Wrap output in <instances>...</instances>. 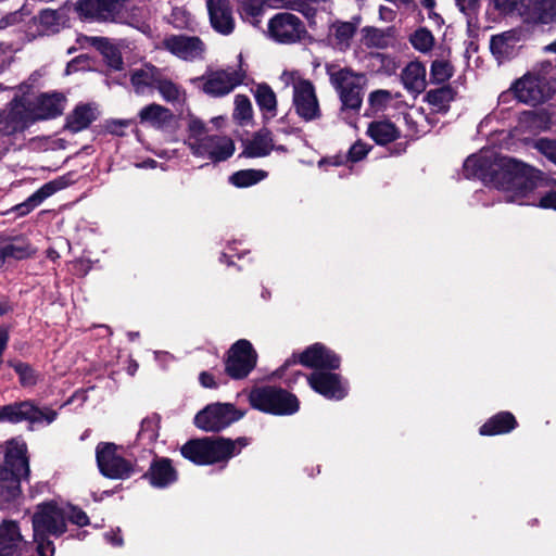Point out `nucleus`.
Returning a JSON list of instances; mask_svg holds the SVG:
<instances>
[{
    "instance_id": "f257e3e1",
    "label": "nucleus",
    "mask_w": 556,
    "mask_h": 556,
    "mask_svg": "<svg viewBox=\"0 0 556 556\" xmlns=\"http://www.w3.org/2000/svg\"><path fill=\"white\" fill-rule=\"evenodd\" d=\"M463 172L466 178H478L503 190L508 202L534 204L530 194L536 187L539 170L525 163L485 150L468 156Z\"/></svg>"
},
{
    "instance_id": "f03ea898",
    "label": "nucleus",
    "mask_w": 556,
    "mask_h": 556,
    "mask_svg": "<svg viewBox=\"0 0 556 556\" xmlns=\"http://www.w3.org/2000/svg\"><path fill=\"white\" fill-rule=\"evenodd\" d=\"M185 144L194 156L206 157L214 163L226 161L235 153V143L231 138L207 135L206 125L192 115L188 118Z\"/></svg>"
},
{
    "instance_id": "7ed1b4c3",
    "label": "nucleus",
    "mask_w": 556,
    "mask_h": 556,
    "mask_svg": "<svg viewBox=\"0 0 556 556\" xmlns=\"http://www.w3.org/2000/svg\"><path fill=\"white\" fill-rule=\"evenodd\" d=\"M245 445H248L245 438H239L236 441L225 438H203L187 442L181 447V454L194 464L208 465L229 459Z\"/></svg>"
},
{
    "instance_id": "20e7f679",
    "label": "nucleus",
    "mask_w": 556,
    "mask_h": 556,
    "mask_svg": "<svg viewBox=\"0 0 556 556\" xmlns=\"http://www.w3.org/2000/svg\"><path fill=\"white\" fill-rule=\"evenodd\" d=\"M327 74L331 86L339 94L341 110L358 113L363 104L364 89L367 85V76L364 73L354 72L350 67L327 66Z\"/></svg>"
},
{
    "instance_id": "39448f33",
    "label": "nucleus",
    "mask_w": 556,
    "mask_h": 556,
    "mask_svg": "<svg viewBox=\"0 0 556 556\" xmlns=\"http://www.w3.org/2000/svg\"><path fill=\"white\" fill-rule=\"evenodd\" d=\"M250 402L254 408L274 415H291L299 409V401L293 394L270 386L252 390Z\"/></svg>"
},
{
    "instance_id": "423d86ee",
    "label": "nucleus",
    "mask_w": 556,
    "mask_h": 556,
    "mask_svg": "<svg viewBox=\"0 0 556 556\" xmlns=\"http://www.w3.org/2000/svg\"><path fill=\"white\" fill-rule=\"evenodd\" d=\"M27 97H14L0 110V137H11L23 132L31 125Z\"/></svg>"
},
{
    "instance_id": "0eeeda50",
    "label": "nucleus",
    "mask_w": 556,
    "mask_h": 556,
    "mask_svg": "<svg viewBox=\"0 0 556 556\" xmlns=\"http://www.w3.org/2000/svg\"><path fill=\"white\" fill-rule=\"evenodd\" d=\"M306 34L304 23L289 12L277 13L268 21L267 35L278 43H295L301 41Z\"/></svg>"
},
{
    "instance_id": "6e6552de",
    "label": "nucleus",
    "mask_w": 556,
    "mask_h": 556,
    "mask_svg": "<svg viewBox=\"0 0 556 556\" xmlns=\"http://www.w3.org/2000/svg\"><path fill=\"white\" fill-rule=\"evenodd\" d=\"M31 522L36 538L40 539L42 534L60 536L66 531V513L53 503L40 504Z\"/></svg>"
},
{
    "instance_id": "1a4fd4ad",
    "label": "nucleus",
    "mask_w": 556,
    "mask_h": 556,
    "mask_svg": "<svg viewBox=\"0 0 556 556\" xmlns=\"http://www.w3.org/2000/svg\"><path fill=\"white\" fill-rule=\"evenodd\" d=\"M241 417L242 414L232 405L215 403L199 412L194 417V424L204 431L218 432Z\"/></svg>"
},
{
    "instance_id": "9d476101",
    "label": "nucleus",
    "mask_w": 556,
    "mask_h": 556,
    "mask_svg": "<svg viewBox=\"0 0 556 556\" xmlns=\"http://www.w3.org/2000/svg\"><path fill=\"white\" fill-rule=\"evenodd\" d=\"M113 443H100L96 448L100 472L111 479H127L134 473L132 465L117 452Z\"/></svg>"
},
{
    "instance_id": "9b49d317",
    "label": "nucleus",
    "mask_w": 556,
    "mask_h": 556,
    "mask_svg": "<svg viewBox=\"0 0 556 556\" xmlns=\"http://www.w3.org/2000/svg\"><path fill=\"white\" fill-rule=\"evenodd\" d=\"M3 420L12 424L28 421L30 424L50 425L53 422L58 413L50 407H38L31 401H23L9 404L2 407L1 413Z\"/></svg>"
},
{
    "instance_id": "f8f14e48",
    "label": "nucleus",
    "mask_w": 556,
    "mask_h": 556,
    "mask_svg": "<svg viewBox=\"0 0 556 556\" xmlns=\"http://www.w3.org/2000/svg\"><path fill=\"white\" fill-rule=\"evenodd\" d=\"M176 58L193 62L204 58L206 46L201 38L187 35H167L157 46Z\"/></svg>"
},
{
    "instance_id": "ddd939ff",
    "label": "nucleus",
    "mask_w": 556,
    "mask_h": 556,
    "mask_svg": "<svg viewBox=\"0 0 556 556\" xmlns=\"http://www.w3.org/2000/svg\"><path fill=\"white\" fill-rule=\"evenodd\" d=\"M245 74L241 70L227 68L208 72L199 78L203 81L202 90L211 97H224L242 84Z\"/></svg>"
},
{
    "instance_id": "4468645a",
    "label": "nucleus",
    "mask_w": 556,
    "mask_h": 556,
    "mask_svg": "<svg viewBox=\"0 0 556 556\" xmlns=\"http://www.w3.org/2000/svg\"><path fill=\"white\" fill-rule=\"evenodd\" d=\"M256 352L252 344L244 339L237 341L228 352L226 372L233 379H242L256 365Z\"/></svg>"
},
{
    "instance_id": "2eb2a0df",
    "label": "nucleus",
    "mask_w": 556,
    "mask_h": 556,
    "mask_svg": "<svg viewBox=\"0 0 556 556\" xmlns=\"http://www.w3.org/2000/svg\"><path fill=\"white\" fill-rule=\"evenodd\" d=\"M515 97L526 104L536 105L546 101L551 96V89L546 79L532 73L525 74L513 86Z\"/></svg>"
},
{
    "instance_id": "dca6fc26",
    "label": "nucleus",
    "mask_w": 556,
    "mask_h": 556,
    "mask_svg": "<svg viewBox=\"0 0 556 556\" xmlns=\"http://www.w3.org/2000/svg\"><path fill=\"white\" fill-rule=\"evenodd\" d=\"M0 556H33V544L24 540L16 521L0 523Z\"/></svg>"
},
{
    "instance_id": "f3484780",
    "label": "nucleus",
    "mask_w": 556,
    "mask_h": 556,
    "mask_svg": "<svg viewBox=\"0 0 556 556\" xmlns=\"http://www.w3.org/2000/svg\"><path fill=\"white\" fill-rule=\"evenodd\" d=\"M292 103L298 116L305 122L317 121L321 117L319 101L311 81L298 84L292 96Z\"/></svg>"
},
{
    "instance_id": "a211bd4d",
    "label": "nucleus",
    "mask_w": 556,
    "mask_h": 556,
    "mask_svg": "<svg viewBox=\"0 0 556 556\" xmlns=\"http://www.w3.org/2000/svg\"><path fill=\"white\" fill-rule=\"evenodd\" d=\"M307 382L313 390L329 400H342L348 394V387L339 375L326 370H316Z\"/></svg>"
},
{
    "instance_id": "6ab92c4d",
    "label": "nucleus",
    "mask_w": 556,
    "mask_h": 556,
    "mask_svg": "<svg viewBox=\"0 0 556 556\" xmlns=\"http://www.w3.org/2000/svg\"><path fill=\"white\" fill-rule=\"evenodd\" d=\"M65 10L43 9L31 20L28 36L35 39L37 36H50L59 33L66 24Z\"/></svg>"
},
{
    "instance_id": "aec40b11",
    "label": "nucleus",
    "mask_w": 556,
    "mask_h": 556,
    "mask_svg": "<svg viewBox=\"0 0 556 556\" xmlns=\"http://www.w3.org/2000/svg\"><path fill=\"white\" fill-rule=\"evenodd\" d=\"M64 98L61 94H41L35 100L27 97L28 111L31 117V123L38 119L53 118L60 114L64 109Z\"/></svg>"
},
{
    "instance_id": "412c9836",
    "label": "nucleus",
    "mask_w": 556,
    "mask_h": 556,
    "mask_svg": "<svg viewBox=\"0 0 556 556\" xmlns=\"http://www.w3.org/2000/svg\"><path fill=\"white\" fill-rule=\"evenodd\" d=\"M299 362L317 370L337 369L340 358L323 344L316 343L301 353Z\"/></svg>"
},
{
    "instance_id": "4be33fe9",
    "label": "nucleus",
    "mask_w": 556,
    "mask_h": 556,
    "mask_svg": "<svg viewBox=\"0 0 556 556\" xmlns=\"http://www.w3.org/2000/svg\"><path fill=\"white\" fill-rule=\"evenodd\" d=\"M206 7L212 27L222 35H229L235 29L230 0H207Z\"/></svg>"
},
{
    "instance_id": "5701e85b",
    "label": "nucleus",
    "mask_w": 556,
    "mask_h": 556,
    "mask_svg": "<svg viewBox=\"0 0 556 556\" xmlns=\"http://www.w3.org/2000/svg\"><path fill=\"white\" fill-rule=\"evenodd\" d=\"M522 21L532 25H546L556 21V0H527Z\"/></svg>"
},
{
    "instance_id": "b1692460",
    "label": "nucleus",
    "mask_w": 556,
    "mask_h": 556,
    "mask_svg": "<svg viewBox=\"0 0 556 556\" xmlns=\"http://www.w3.org/2000/svg\"><path fill=\"white\" fill-rule=\"evenodd\" d=\"M26 444L17 440H11L7 444L5 464L10 467L9 471L15 473L20 479L27 478L29 475L28 458L26 457Z\"/></svg>"
},
{
    "instance_id": "393cba45",
    "label": "nucleus",
    "mask_w": 556,
    "mask_h": 556,
    "mask_svg": "<svg viewBox=\"0 0 556 556\" xmlns=\"http://www.w3.org/2000/svg\"><path fill=\"white\" fill-rule=\"evenodd\" d=\"M35 253V250L24 238H8L0 236V268L9 260H24Z\"/></svg>"
},
{
    "instance_id": "a878e982",
    "label": "nucleus",
    "mask_w": 556,
    "mask_h": 556,
    "mask_svg": "<svg viewBox=\"0 0 556 556\" xmlns=\"http://www.w3.org/2000/svg\"><path fill=\"white\" fill-rule=\"evenodd\" d=\"M64 184L62 180H53L45 184L36 192L29 195L24 202L15 205L12 211L18 216L30 213L35 207L40 205L47 198L51 197L58 190L62 189Z\"/></svg>"
},
{
    "instance_id": "bb28decb",
    "label": "nucleus",
    "mask_w": 556,
    "mask_h": 556,
    "mask_svg": "<svg viewBox=\"0 0 556 556\" xmlns=\"http://www.w3.org/2000/svg\"><path fill=\"white\" fill-rule=\"evenodd\" d=\"M405 89L413 93H421L427 87L426 67L421 62L408 63L401 73Z\"/></svg>"
},
{
    "instance_id": "cd10ccee",
    "label": "nucleus",
    "mask_w": 556,
    "mask_h": 556,
    "mask_svg": "<svg viewBox=\"0 0 556 556\" xmlns=\"http://www.w3.org/2000/svg\"><path fill=\"white\" fill-rule=\"evenodd\" d=\"M149 477L153 486L166 488L177 480V471L168 458H160L152 463Z\"/></svg>"
},
{
    "instance_id": "c85d7f7f",
    "label": "nucleus",
    "mask_w": 556,
    "mask_h": 556,
    "mask_svg": "<svg viewBox=\"0 0 556 556\" xmlns=\"http://www.w3.org/2000/svg\"><path fill=\"white\" fill-rule=\"evenodd\" d=\"M274 149L271 132L268 129H261L244 142L243 155L248 157H263Z\"/></svg>"
},
{
    "instance_id": "c756f323",
    "label": "nucleus",
    "mask_w": 556,
    "mask_h": 556,
    "mask_svg": "<svg viewBox=\"0 0 556 556\" xmlns=\"http://www.w3.org/2000/svg\"><path fill=\"white\" fill-rule=\"evenodd\" d=\"M366 134L377 144L386 146L396 140L400 137L401 131L391 121L379 119L369 123Z\"/></svg>"
},
{
    "instance_id": "7c9ffc66",
    "label": "nucleus",
    "mask_w": 556,
    "mask_h": 556,
    "mask_svg": "<svg viewBox=\"0 0 556 556\" xmlns=\"http://www.w3.org/2000/svg\"><path fill=\"white\" fill-rule=\"evenodd\" d=\"M159 68L153 65H144L131 72L130 81L137 94H144L152 87L156 86L160 75Z\"/></svg>"
},
{
    "instance_id": "2f4dec72",
    "label": "nucleus",
    "mask_w": 556,
    "mask_h": 556,
    "mask_svg": "<svg viewBox=\"0 0 556 556\" xmlns=\"http://www.w3.org/2000/svg\"><path fill=\"white\" fill-rule=\"evenodd\" d=\"M253 94L265 119H271L277 116V97L268 85H257L253 89Z\"/></svg>"
},
{
    "instance_id": "473e14b6",
    "label": "nucleus",
    "mask_w": 556,
    "mask_h": 556,
    "mask_svg": "<svg viewBox=\"0 0 556 556\" xmlns=\"http://www.w3.org/2000/svg\"><path fill=\"white\" fill-rule=\"evenodd\" d=\"M139 118L142 124H149L154 128H163L170 123L173 114L167 108L152 103L140 110Z\"/></svg>"
},
{
    "instance_id": "72a5a7b5",
    "label": "nucleus",
    "mask_w": 556,
    "mask_h": 556,
    "mask_svg": "<svg viewBox=\"0 0 556 556\" xmlns=\"http://www.w3.org/2000/svg\"><path fill=\"white\" fill-rule=\"evenodd\" d=\"M517 426V421L511 413L502 412L490 418L479 432L482 435H495L510 432Z\"/></svg>"
},
{
    "instance_id": "f704fd0d",
    "label": "nucleus",
    "mask_w": 556,
    "mask_h": 556,
    "mask_svg": "<svg viewBox=\"0 0 556 556\" xmlns=\"http://www.w3.org/2000/svg\"><path fill=\"white\" fill-rule=\"evenodd\" d=\"M97 118V110L90 104H80L66 118V128L73 132L86 129Z\"/></svg>"
},
{
    "instance_id": "c9c22d12",
    "label": "nucleus",
    "mask_w": 556,
    "mask_h": 556,
    "mask_svg": "<svg viewBox=\"0 0 556 556\" xmlns=\"http://www.w3.org/2000/svg\"><path fill=\"white\" fill-rule=\"evenodd\" d=\"M519 40V35L515 30H508L498 35H494L490 41V49L492 53L498 58H508L513 54L516 43Z\"/></svg>"
},
{
    "instance_id": "e433bc0d",
    "label": "nucleus",
    "mask_w": 556,
    "mask_h": 556,
    "mask_svg": "<svg viewBox=\"0 0 556 556\" xmlns=\"http://www.w3.org/2000/svg\"><path fill=\"white\" fill-rule=\"evenodd\" d=\"M20 478L0 466V505L16 498L21 492Z\"/></svg>"
},
{
    "instance_id": "4c0bfd02",
    "label": "nucleus",
    "mask_w": 556,
    "mask_h": 556,
    "mask_svg": "<svg viewBox=\"0 0 556 556\" xmlns=\"http://www.w3.org/2000/svg\"><path fill=\"white\" fill-rule=\"evenodd\" d=\"M357 25L351 22H336L330 27V36L333 45L341 51L351 46V41L356 33Z\"/></svg>"
},
{
    "instance_id": "58836bf2",
    "label": "nucleus",
    "mask_w": 556,
    "mask_h": 556,
    "mask_svg": "<svg viewBox=\"0 0 556 556\" xmlns=\"http://www.w3.org/2000/svg\"><path fill=\"white\" fill-rule=\"evenodd\" d=\"M455 98V90L446 85L437 89H431L426 93V101L437 112H446L451 101Z\"/></svg>"
},
{
    "instance_id": "ea45409f",
    "label": "nucleus",
    "mask_w": 556,
    "mask_h": 556,
    "mask_svg": "<svg viewBox=\"0 0 556 556\" xmlns=\"http://www.w3.org/2000/svg\"><path fill=\"white\" fill-rule=\"evenodd\" d=\"M450 51L442 53L432 61L430 67V81L432 84H442L448 80L454 74V66L448 59Z\"/></svg>"
},
{
    "instance_id": "a19ab883",
    "label": "nucleus",
    "mask_w": 556,
    "mask_h": 556,
    "mask_svg": "<svg viewBox=\"0 0 556 556\" xmlns=\"http://www.w3.org/2000/svg\"><path fill=\"white\" fill-rule=\"evenodd\" d=\"M155 88L159 90L163 99L170 103L182 102L186 98L185 90L177 84L163 77L161 73L156 80Z\"/></svg>"
},
{
    "instance_id": "79ce46f5",
    "label": "nucleus",
    "mask_w": 556,
    "mask_h": 556,
    "mask_svg": "<svg viewBox=\"0 0 556 556\" xmlns=\"http://www.w3.org/2000/svg\"><path fill=\"white\" fill-rule=\"evenodd\" d=\"M266 175V172L260 169H243L232 174L229 180L236 187L244 188L257 184Z\"/></svg>"
},
{
    "instance_id": "37998d69",
    "label": "nucleus",
    "mask_w": 556,
    "mask_h": 556,
    "mask_svg": "<svg viewBox=\"0 0 556 556\" xmlns=\"http://www.w3.org/2000/svg\"><path fill=\"white\" fill-rule=\"evenodd\" d=\"M90 41L109 60L110 66H112L115 70L121 68V65L123 63L122 59L117 50L110 43L108 38L92 37L90 38Z\"/></svg>"
},
{
    "instance_id": "c03bdc74",
    "label": "nucleus",
    "mask_w": 556,
    "mask_h": 556,
    "mask_svg": "<svg viewBox=\"0 0 556 556\" xmlns=\"http://www.w3.org/2000/svg\"><path fill=\"white\" fill-rule=\"evenodd\" d=\"M495 10L505 15H517L522 18L527 10V0H490Z\"/></svg>"
},
{
    "instance_id": "a18cd8bd",
    "label": "nucleus",
    "mask_w": 556,
    "mask_h": 556,
    "mask_svg": "<svg viewBox=\"0 0 556 556\" xmlns=\"http://www.w3.org/2000/svg\"><path fill=\"white\" fill-rule=\"evenodd\" d=\"M412 46L421 53L431 51L434 46V37L427 28H419L409 37Z\"/></svg>"
},
{
    "instance_id": "49530a36",
    "label": "nucleus",
    "mask_w": 556,
    "mask_h": 556,
    "mask_svg": "<svg viewBox=\"0 0 556 556\" xmlns=\"http://www.w3.org/2000/svg\"><path fill=\"white\" fill-rule=\"evenodd\" d=\"M263 0H242L241 15L244 18H250L251 24L254 26L258 25V17L263 14Z\"/></svg>"
},
{
    "instance_id": "de8ad7c7",
    "label": "nucleus",
    "mask_w": 556,
    "mask_h": 556,
    "mask_svg": "<svg viewBox=\"0 0 556 556\" xmlns=\"http://www.w3.org/2000/svg\"><path fill=\"white\" fill-rule=\"evenodd\" d=\"M253 116V109L250 99L244 94L235 97L233 118L240 123L249 122Z\"/></svg>"
},
{
    "instance_id": "09e8293b",
    "label": "nucleus",
    "mask_w": 556,
    "mask_h": 556,
    "mask_svg": "<svg viewBox=\"0 0 556 556\" xmlns=\"http://www.w3.org/2000/svg\"><path fill=\"white\" fill-rule=\"evenodd\" d=\"M159 437V419L156 417L146 418L142 420L138 439L146 443L154 442Z\"/></svg>"
},
{
    "instance_id": "8fccbe9b",
    "label": "nucleus",
    "mask_w": 556,
    "mask_h": 556,
    "mask_svg": "<svg viewBox=\"0 0 556 556\" xmlns=\"http://www.w3.org/2000/svg\"><path fill=\"white\" fill-rule=\"evenodd\" d=\"M397 97L399 93L393 96L389 90L378 89L369 93L368 102L374 110L382 111Z\"/></svg>"
},
{
    "instance_id": "3c124183",
    "label": "nucleus",
    "mask_w": 556,
    "mask_h": 556,
    "mask_svg": "<svg viewBox=\"0 0 556 556\" xmlns=\"http://www.w3.org/2000/svg\"><path fill=\"white\" fill-rule=\"evenodd\" d=\"M14 370L20 377V382L23 387H33L38 381V375L36 371L27 364L17 363L13 365Z\"/></svg>"
},
{
    "instance_id": "603ef678",
    "label": "nucleus",
    "mask_w": 556,
    "mask_h": 556,
    "mask_svg": "<svg viewBox=\"0 0 556 556\" xmlns=\"http://www.w3.org/2000/svg\"><path fill=\"white\" fill-rule=\"evenodd\" d=\"M535 149L556 164V140L541 138L534 143Z\"/></svg>"
},
{
    "instance_id": "864d4df0",
    "label": "nucleus",
    "mask_w": 556,
    "mask_h": 556,
    "mask_svg": "<svg viewBox=\"0 0 556 556\" xmlns=\"http://www.w3.org/2000/svg\"><path fill=\"white\" fill-rule=\"evenodd\" d=\"M50 534H42L41 538L34 536V542L36 543V549L39 556H53L54 555V544L52 541L48 539Z\"/></svg>"
},
{
    "instance_id": "5fc2aeb1",
    "label": "nucleus",
    "mask_w": 556,
    "mask_h": 556,
    "mask_svg": "<svg viewBox=\"0 0 556 556\" xmlns=\"http://www.w3.org/2000/svg\"><path fill=\"white\" fill-rule=\"evenodd\" d=\"M365 45L368 47H382L384 37L382 33L376 28L367 27L364 29Z\"/></svg>"
},
{
    "instance_id": "6e6d98bb",
    "label": "nucleus",
    "mask_w": 556,
    "mask_h": 556,
    "mask_svg": "<svg viewBox=\"0 0 556 556\" xmlns=\"http://www.w3.org/2000/svg\"><path fill=\"white\" fill-rule=\"evenodd\" d=\"M281 83L285 84L286 87L292 86L293 92H295V88L299 83H309V80L301 77L298 71H285L280 75Z\"/></svg>"
},
{
    "instance_id": "4d7b16f0",
    "label": "nucleus",
    "mask_w": 556,
    "mask_h": 556,
    "mask_svg": "<svg viewBox=\"0 0 556 556\" xmlns=\"http://www.w3.org/2000/svg\"><path fill=\"white\" fill-rule=\"evenodd\" d=\"M369 152V147L362 142H355L349 150V159L353 162L363 160Z\"/></svg>"
},
{
    "instance_id": "13d9d810",
    "label": "nucleus",
    "mask_w": 556,
    "mask_h": 556,
    "mask_svg": "<svg viewBox=\"0 0 556 556\" xmlns=\"http://www.w3.org/2000/svg\"><path fill=\"white\" fill-rule=\"evenodd\" d=\"M77 525V526H86L89 523V518L85 511L78 509L76 507H71L70 513L66 514V520Z\"/></svg>"
},
{
    "instance_id": "bf43d9fd",
    "label": "nucleus",
    "mask_w": 556,
    "mask_h": 556,
    "mask_svg": "<svg viewBox=\"0 0 556 556\" xmlns=\"http://www.w3.org/2000/svg\"><path fill=\"white\" fill-rule=\"evenodd\" d=\"M457 7L466 15H472L477 12L480 0H456Z\"/></svg>"
},
{
    "instance_id": "052dcab7",
    "label": "nucleus",
    "mask_w": 556,
    "mask_h": 556,
    "mask_svg": "<svg viewBox=\"0 0 556 556\" xmlns=\"http://www.w3.org/2000/svg\"><path fill=\"white\" fill-rule=\"evenodd\" d=\"M283 4L292 10L302 12L307 17L314 16V14H315V12L312 8L307 7L306 3H304L303 1H300V0H294V1L289 0V1H286Z\"/></svg>"
},
{
    "instance_id": "680f3d73",
    "label": "nucleus",
    "mask_w": 556,
    "mask_h": 556,
    "mask_svg": "<svg viewBox=\"0 0 556 556\" xmlns=\"http://www.w3.org/2000/svg\"><path fill=\"white\" fill-rule=\"evenodd\" d=\"M539 206L543 208L556 210V190L546 193L540 198Z\"/></svg>"
},
{
    "instance_id": "e2e57ef3",
    "label": "nucleus",
    "mask_w": 556,
    "mask_h": 556,
    "mask_svg": "<svg viewBox=\"0 0 556 556\" xmlns=\"http://www.w3.org/2000/svg\"><path fill=\"white\" fill-rule=\"evenodd\" d=\"M199 379L204 388H216V382L211 374L203 371L200 374Z\"/></svg>"
},
{
    "instance_id": "0e129e2a",
    "label": "nucleus",
    "mask_w": 556,
    "mask_h": 556,
    "mask_svg": "<svg viewBox=\"0 0 556 556\" xmlns=\"http://www.w3.org/2000/svg\"><path fill=\"white\" fill-rule=\"evenodd\" d=\"M9 341V332L5 328H0V365L2 364V354L7 349Z\"/></svg>"
},
{
    "instance_id": "69168bd1",
    "label": "nucleus",
    "mask_w": 556,
    "mask_h": 556,
    "mask_svg": "<svg viewBox=\"0 0 556 556\" xmlns=\"http://www.w3.org/2000/svg\"><path fill=\"white\" fill-rule=\"evenodd\" d=\"M379 14L381 20L390 22L394 18V12L393 10L387 8V7H380Z\"/></svg>"
},
{
    "instance_id": "338daca9",
    "label": "nucleus",
    "mask_w": 556,
    "mask_h": 556,
    "mask_svg": "<svg viewBox=\"0 0 556 556\" xmlns=\"http://www.w3.org/2000/svg\"><path fill=\"white\" fill-rule=\"evenodd\" d=\"M105 538L111 544L115 546H121L123 544V539L117 533H106Z\"/></svg>"
},
{
    "instance_id": "774afa93",
    "label": "nucleus",
    "mask_w": 556,
    "mask_h": 556,
    "mask_svg": "<svg viewBox=\"0 0 556 556\" xmlns=\"http://www.w3.org/2000/svg\"><path fill=\"white\" fill-rule=\"evenodd\" d=\"M296 362H298V361H296V359H293V358H292V359H288V361H286V363H285V364H283V365H282L278 370H277V375H278L279 377H283V375H285L286 370H287L291 365L296 364Z\"/></svg>"
}]
</instances>
